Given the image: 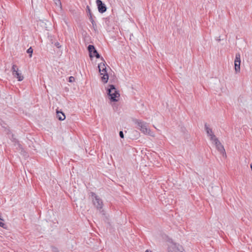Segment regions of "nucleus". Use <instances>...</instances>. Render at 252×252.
I'll list each match as a JSON object with an SVG mask.
<instances>
[{
	"label": "nucleus",
	"mask_w": 252,
	"mask_h": 252,
	"mask_svg": "<svg viewBox=\"0 0 252 252\" xmlns=\"http://www.w3.org/2000/svg\"><path fill=\"white\" fill-rule=\"evenodd\" d=\"M135 124L137 125V128L145 134L154 136L151 130L148 128L147 123L140 120H136L135 122Z\"/></svg>",
	"instance_id": "1"
},
{
	"label": "nucleus",
	"mask_w": 252,
	"mask_h": 252,
	"mask_svg": "<svg viewBox=\"0 0 252 252\" xmlns=\"http://www.w3.org/2000/svg\"><path fill=\"white\" fill-rule=\"evenodd\" d=\"M108 88L107 94L110 96V99L112 101H118L120 97V94L113 85H110Z\"/></svg>",
	"instance_id": "2"
},
{
	"label": "nucleus",
	"mask_w": 252,
	"mask_h": 252,
	"mask_svg": "<svg viewBox=\"0 0 252 252\" xmlns=\"http://www.w3.org/2000/svg\"><path fill=\"white\" fill-rule=\"evenodd\" d=\"M92 196L93 197V204L98 210L102 209L103 202L102 200L97 196L94 193H92Z\"/></svg>",
	"instance_id": "3"
},
{
	"label": "nucleus",
	"mask_w": 252,
	"mask_h": 252,
	"mask_svg": "<svg viewBox=\"0 0 252 252\" xmlns=\"http://www.w3.org/2000/svg\"><path fill=\"white\" fill-rule=\"evenodd\" d=\"M169 251L170 252H183V249L179 244L172 243L169 247Z\"/></svg>",
	"instance_id": "4"
},
{
	"label": "nucleus",
	"mask_w": 252,
	"mask_h": 252,
	"mask_svg": "<svg viewBox=\"0 0 252 252\" xmlns=\"http://www.w3.org/2000/svg\"><path fill=\"white\" fill-rule=\"evenodd\" d=\"M240 63H241V58L240 54L237 53L236 54L235 59L234 61L235 70L236 73L240 72Z\"/></svg>",
	"instance_id": "5"
},
{
	"label": "nucleus",
	"mask_w": 252,
	"mask_h": 252,
	"mask_svg": "<svg viewBox=\"0 0 252 252\" xmlns=\"http://www.w3.org/2000/svg\"><path fill=\"white\" fill-rule=\"evenodd\" d=\"M213 141H214L216 148L220 152V153L222 154L223 156H226V154L225 153V150L224 149V147L223 145L219 141L218 139L217 138H216Z\"/></svg>",
	"instance_id": "6"
},
{
	"label": "nucleus",
	"mask_w": 252,
	"mask_h": 252,
	"mask_svg": "<svg viewBox=\"0 0 252 252\" xmlns=\"http://www.w3.org/2000/svg\"><path fill=\"white\" fill-rule=\"evenodd\" d=\"M99 71L100 73V75H103L101 77L102 81L104 83H107L108 80V74L107 73L106 67H103L102 69H100Z\"/></svg>",
	"instance_id": "7"
},
{
	"label": "nucleus",
	"mask_w": 252,
	"mask_h": 252,
	"mask_svg": "<svg viewBox=\"0 0 252 252\" xmlns=\"http://www.w3.org/2000/svg\"><path fill=\"white\" fill-rule=\"evenodd\" d=\"M96 3L97 6L98 10L100 13H103L106 11V6L101 0H96Z\"/></svg>",
	"instance_id": "8"
},
{
	"label": "nucleus",
	"mask_w": 252,
	"mask_h": 252,
	"mask_svg": "<svg viewBox=\"0 0 252 252\" xmlns=\"http://www.w3.org/2000/svg\"><path fill=\"white\" fill-rule=\"evenodd\" d=\"M205 129L207 132V135L210 137V139L213 140L214 139L217 138L216 136L213 134L212 129L210 128L207 124H205Z\"/></svg>",
	"instance_id": "9"
},
{
	"label": "nucleus",
	"mask_w": 252,
	"mask_h": 252,
	"mask_svg": "<svg viewBox=\"0 0 252 252\" xmlns=\"http://www.w3.org/2000/svg\"><path fill=\"white\" fill-rule=\"evenodd\" d=\"M88 50L89 52V55L91 58H93V55L97 52L94 46L93 45H89L88 47Z\"/></svg>",
	"instance_id": "10"
},
{
	"label": "nucleus",
	"mask_w": 252,
	"mask_h": 252,
	"mask_svg": "<svg viewBox=\"0 0 252 252\" xmlns=\"http://www.w3.org/2000/svg\"><path fill=\"white\" fill-rule=\"evenodd\" d=\"M57 117L60 121H63L65 119L64 114L61 111L58 109L56 110Z\"/></svg>",
	"instance_id": "11"
},
{
	"label": "nucleus",
	"mask_w": 252,
	"mask_h": 252,
	"mask_svg": "<svg viewBox=\"0 0 252 252\" xmlns=\"http://www.w3.org/2000/svg\"><path fill=\"white\" fill-rule=\"evenodd\" d=\"M13 75L17 78L19 81H21L24 79V77L21 73L19 72V70H17L16 72H14Z\"/></svg>",
	"instance_id": "12"
},
{
	"label": "nucleus",
	"mask_w": 252,
	"mask_h": 252,
	"mask_svg": "<svg viewBox=\"0 0 252 252\" xmlns=\"http://www.w3.org/2000/svg\"><path fill=\"white\" fill-rule=\"evenodd\" d=\"M17 70H19L18 68L17 67V66L16 65L13 64L12 65V69H11V71L12 72V75L14 74V72H16L17 71Z\"/></svg>",
	"instance_id": "13"
},
{
	"label": "nucleus",
	"mask_w": 252,
	"mask_h": 252,
	"mask_svg": "<svg viewBox=\"0 0 252 252\" xmlns=\"http://www.w3.org/2000/svg\"><path fill=\"white\" fill-rule=\"evenodd\" d=\"M53 0L54 1L55 4L57 6L61 8V2L60 0Z\"/></svg>",
	"instance_id": "14"
},
{
	"label": "nucleus",
	"mask_w": 252,
	"mask_h": 252,
	"mask_svg": "<svg viewBox=\"0 0 252 252\" xmlns=\"http://www.w3.org/2000/svg\"><path fill=\"white\" fill-rule=\"evenodd\" d=\"M27 53L29 54H30V57H32V52H33V49H32V48L31 47H30L27 51Z\"/></svg>",
	"instance_id": "15"
},
{
	"label": "nucleus",
	"mask_w": 252,
	"mask_h": 252,
	"mask_svg": "<svg viewBox=\"0 0 252 252\" xmlns=\"http://www.w3.org/2000/svg\"><path fill=\"white\" fill-rule=\"evenodd\" d=\"M105 67V65L104 63H100L98 65L99 70L101 68L102 69L103 67Z\"/></svg>",
	"instance_id": "16"
},
{
	"label": "nucleus",
	"mask_w": 252,
	"mask_h": 252,
	"mask_svg": "<svg viewBox=\"0 0 252 252\" xmlns=\"http://www.w3.org/2000/svg\"><path fill=\"white\" fill-rule=\"evenodd\" d=\"M90 20L93 25V26L94 27V26H96V24L94 21V20H93V18H92V16L91 15L90 16Z\"/></svg>",
	"instance_id": "17"
},
{
	"label": "nucleus",
	"mask_w": 252,
	"mask_h": 252,
	"mask_svg": "<svg viewBox=\"0 0 252 252\" xmlns=\"http://www.w3.org/2000/svg\"><path fill=\"white\" fill-rule=\"evenodd\" d=\"M68 81L69 82H73L75 81V78L73 76H70L69 77V80H68Z\"/></svg>",
	"instance_id": "18"
},
{
	"label": "nucleus",
	"mask_w": 252,
	"mask_h": 252,
	"mask_svg": "<svg viewBox=\"0 0 252 252\" xmlns=\"http://www.w3.org/2000/svg\"><path fill=\"white\" fill-rule=\"evenodd\" d=\"M96 57V58L97 59H99L100 58V56L97 52H96L94 55H93V57Z\"/></svg>",
	"instance_id": "19"
},
{
	"label": "nucleus",
	"mask_w": 252,
	"mask_h": 252,
	"mask_svg": "<svg viewBox=\"0 0 252 252\" xmlns=\"http://www.w3.org/2000/svg\"><path fill=\"white\" fill-rule=\"evenodd\" d=\"M119 135L121 138H123L124 137V133L122 131H120L119 132Z\"/></svg>",
	"instance_id": "20"
},
{
	"label": "nucleus",
	"mask_w": 252,
	"mask_h": 252,
	"mask_svg": "<svg viewBox=\"0 0 252 252\" xmlns=\"http://www.w3.org/2000/svg\"><path fill=\"white\" fill-rule=\"evenodd\" d=\"M52 250L53 252H59L58 249L56 248H53Z\"/></svg>",
	"instance_id": "21"
},
{
	"label": "nucleus",
	"mask_w": 252,
	"mask_h": 252,
	"mask_svg": "<svg viewBox=\"0 0 252 252\" xmlns=\"http://www.w3.org/2000/svg\"><path fill=\"white\" fill-rule=\"evenodd\" d=\"M87 8L88 10V12L89 13L90 16L92 15L91 13V9H90L89 7L88 6H87Z\"/></svg>",
	"instance_id": "22"
},
{
	"label": "nucleus",
	"mask_w": 252,
	"mask_h": 252,
	"mask_svg": "<svg viewBox=\"0 0 252 252\" xmlns=\"http://www.w3.org/2000/svg\"><path fill=\"white\" fill-rule=\"evenodd\" d=\"M55 45L58 47V48H60L61 46L60 45V43H58V42H57L55 43Z\"/></svg>",
	"instance_id": "23"
},
{
	"label": "nucleus",
	"mask_w": 252,
	"mask_h": 252,
	"mask_svg": "<svg viewBox=\"0 0 252 252\" xmlns=\"http://www.w3.org/2000/svg\"><path fill=\"white\" fill-rule=\"evenodd\" d=\"M1 14H0V24H1L3 22V20L1 17Z\"/></svg>",
	"instance_id": "24"
},
{
	"label": "nucleus",
	"mask_w": 252,
	"mask_h": 252,
	"mask_svg": "<svg viewBox=\"0 0 252 252\" xmlns=\"http://www.w3.org/2000/svg\"><path fill=\"white\" fill-rule=\"evenodd\" d=\"M250 166H251V168L252 171V163L251 164Z\"/></svg>",
	"instance_id": "25"
},
{
	"label": "nucleus",
	"mask_w": 252,
	"mask_h": 252,
	"mask_svg": "<svg viewBox=\"0 0 252 252\" xmlns=\"http://www.w3.org/2000/svg\"><path fill=\"white\" fill-rule=\"evenodd\" d=\"M19 145V147L20 148V149H22L21 147V145L20 144H18Z\"/></svg>",
	"instance_id": "26"
},
{
	"label": "nucleus",
	"mask_w": 252,
	"mask_h": 252,
	"mask_svg": "<svg viewBox=\"0 0 252 252\" xmlns=\"http://www.w3.org/2000/svg\"><path fill=\"white\" fill-rule=\"evenodd\" d=\"M145 252H150L149 250H146Z\"/></svg>",
	"instance_id": "27"
},
{
	"label": "nucleus",
	"mask_w": 252,
	"mask_h": 252,
	"mask_svg": "<svg viewBox=\"0 0 252 252\" xmlns=\"http://www.w3.org/2000/svg\"><path fill=\"white\" fill-rule=\"evenodd\" d=\"M101 59L104 61L103 58L102 57H101Z\"/></svg>",
	"instance_id": "28"
}]
</instances>
